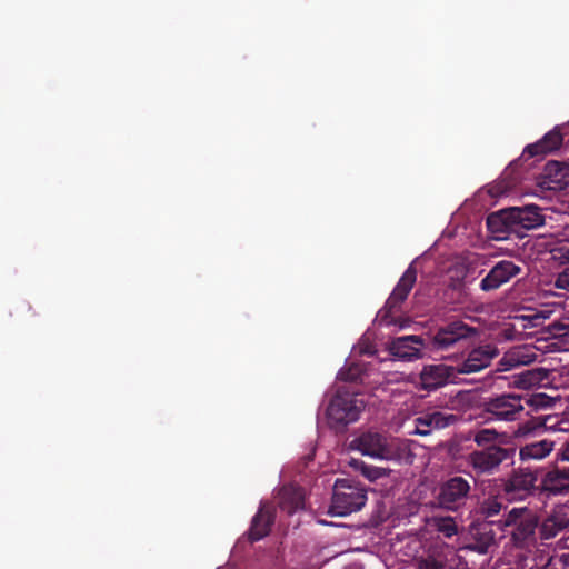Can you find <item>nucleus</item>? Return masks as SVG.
<instances>
[{
    "mask_svg": "<svg viewBox=\"0 0 569 569\" xmlns=\"http://www.w3.org/2000/svg\"><path fill=\"white\" fill-rule=\"evenodd\" d=\"M479 330L461 320H453L441 326L433 336L423 339L421 336H402L392 339L389 352L403 361L423 357V350L429 352L446 351L461 340L477 336Z\"/></svg>",
    "mask_w": 569,
    "mask_h": 569,
    "instance_id": "f257e3e1",
    "label": "nucleus"
},
{
    "mask_svg": "<svg viewBox=\"0 0 569 569\" xmlns=\"http://www.w3.org/2000/svg\"><path fill=\"white\" fill-rule=\"evenodd\" d=\"M542 396L529 397L516 392H503L483 400L482 418L486 422H512L519 420L526 406H539Z\"/></svg>",
    "mask_w": 569,
    "mask_h": 569,
    "instance_id": "f03ea898",
    "label": "nucleus"
},
{
    "mask_svg": "<svg viewBox=\"0 0 569 569\" xmlns=\"http://www.w3.org/2000/svg\"><path fill=\"white\" fill-rule=\"evenodd\" d=\"M539 519L527 507L512 508L497 522V528L503 531L507 527H513L511 539L516 547L528 548L536 542V530Z\"/></svg>",
    "mask_w": 569,
    "mask_h": 569,
    "instance_id": "7ed1b4c3",
    "label": "nucleus"
},
{
    "mask_svg": "<svg viewBox=\"0 0 569 569\" xmlns=\"http://www.w3.org/2000/svg\"><path fill=\"white\" fill-rule=\"evenodd\" d=\"M366 502L367 490L361 483L349 479H337L329 513L345 517L361 510Z\"/></svg>",
    "mask_w": 569,
    "mask_h": 569,
    "instance_id": "20e7f679",
    "label": "nucleus"
},
{
    "mask_svg": "<svg viewBox=\"0 0 569 569\" xmlns=\"http://www.w3.org/2000/svg\"><path fill=\"white\" fill-rule=\"evenodd\" d=\"M515 455V447L489 446L470 452L467 462L477 476H490L496 473L502 463H512Z\"/></svg>",
    "mask_w": 569,
    "mask_h": 569,
    "instance_id": "39448f33",
    "label": "nucleus"
},
{
    "mask_svg": "<svg viewBox=\"0 0 569 569\" xmlns=\"http://www.w3.org/2000/svg\"><path fill=\"white\" fill-rule=\"evenodd\" d=\"M363 409L362 399L355 392L339 388L327 408V417L332 426L345 427L356 422Z\"/></svg>",
    "mask_w": 569,
    "mask_h": 569,
    "instance_id": "423d86ee",
    "label": "nucleus"
},
{
    "mask_svg": "<svg viewBox=\"0 0 569 569\" xmlns=\"http://www.w3.org/2000/svg\"><path fill=\"white\" fill-rule=\"evenodd\" d=\"M351 447L365 456L382 460L396 458L398 451L392 439L373 431L363 432L355 438Z\"/></svg>",
    "mask_w": 569,
    "mask_h": 569,
    "instance_id": "0eeeda50",
    "label": "nucleus"
},
{
    "mask_svg": "<svg viewBox=\"0 0 569 569\" xmlns=\"http://www.w3.org/2000/svg\"><path fill=\"white\" fill-rule=\"evenodd\" d=\"M470 492L469 480L461 476H453L440 485L437 501L442 509L457 511L466 505Z\"/></svg>",
    "mask_w": 569,
    "mask_h": 569,
    "instance_id": "6e6552de",
    "label": "nucleus"
},
{
    "mask_svg": "<svg viewBox=\"0 0 569 569\" xmlns=\"http://www.w3.org/2000/svg\"><path fill=\"white\" fill-rule=\"evenodd\" d=\"M538 471L521 468L502 480V492L508 501H520L535 492L538 487Z\"/></svg>",
    "mask_w": 569,
    "mask_h": 569,
    "instance_id": "1a4fd4ad",
    "label": "nucleus"
},
{
    "mask_svg": "<svg viewBox=\"0 0 569 569\" xmlns=\"http://www.w3.org/2000/svg\"><path fill=\"white\" fill-rule=\"evenodd\" d=\"M417 281V268L413 266V262L409 264L407 270L403 272L398 283L393 288L391 295L387 299L385 307L380 311L382 313V318L392 317V315L400 311L401 305L408 298L410 291L412 290L415 283Z\"/></svg>",
    "mask_w": 569,
    "mask_h": 569,
    "instance_id": "9d476101",
    "label": "nucleus"
},
{
    "mask_svg": "<svg viewBox=\"0 0 569 569\" xmlns=\"http://www.w3.org/2000/svg\"><path fill=\"white\" fill-rule=\"evenodd\" d=\"M499 356V349L492 343H486L471 349L466 359L456 366L459 375H471L488 368Z\"/></svg>",
    "mask_w": 569,
    "mask_h": 569,
    "instance_id": "9b49d317",
    "label": "nucleus"
},
{
    "mask_svg": "<svg viewBox=\"0 0 569 569\" xmlns=\"http://www.w3.org/2000/svg\"><path fill=\"white\" fill-rule=\"evenodd\" d=\"M538 184L550 191H561L569 188V162L548 161L538 177Z\"/></svg>",
    "mask_w": 569,
    "mask_h": 569,
    "instance_id": "f8f14e48",
    "label": "nucleus"
},
{
    "mask_svg": "<svg viewBox=\"0 0 569 569\" xmlns=\"http://www.w3.org/2000/svg\"><path fill=\"white\" fill-rule=\"evenodd\" d=\"M522 273V267L510 260L498 261L480 281V289L493 291Z\"/></svg>",
    "mask_w": 569,
    "mask_h": 569,
    "instance_id": "ddd939ff",
    "label": "nucleus"
},
{
    "mask_svg": "<svg viewBox=\"0 0 569 569\" xmlns=\"http://www.w3.org/2000/svg\"><path fill=\"white\" fill-rule=\"evenodd\" d=\"M459 373L455 366L430 365L425 366L420 372V386L423 390H437L448 382H455Z\"/></svg>",
    "mask_w": 569,
    "mask_h": 569,
    "instance_id": "4468645a",
    "label": "nucleus"
},
{
    "mask_svg": "<svg viewBox=\"0 0 569 569\" xmlns=\"http://www.w3.org/2000/svg\"><path fill=\"white\" fill-rule=\"evenodd\" d=\"M496 521H480L475 520L470 523L468 529L469 543L468 549L479 553L488 552L489 548L495 545L496 532L493 526L497 527Z\"/></svg>",
    "mask_w": 569,
    "mask_h": 569,
    "instance_id": "2eb2a0df",
    "label": "nucleus"
},
{
    "mask_svg": "<svg viewBox=\"0 0 569 569\" xmlns=\"http://www.w3.org/2000/svg\"><path fill=\"white\" fill-rule=\"evenodd\" d=\"M276 521V509L269 502H262L251 520L247 537L250 542L266 538Z\"/></svg>",
    "mask_w": 569,
    "mask_h": 569,
    "instance_id": "dca6fc26",
    "label": "nucleus"
},
{
    "mask_svg": "<svg viewBox=\"0 0 569 569\" xmlns=\"http://www.w3.org/2000/svg\"><path fill=\"white\" fill-rule=\"evenodd\" d=\"M509 209V216H511L516 231H518V228L530 230L545 224V216L541 213V208L536 204L512 207Z\"/></svg>",
    "mask_w": 569,
    "mask_h": 569,
    "instance_id": "f3484780",
    "label": "nucleus"
},
{
    "mask_svg": "<svg viewBox=\"0 0 569 569\" xmlns=\"http://www.w3.org/2000/svg\"><path fill=\"white\" fill-rule=\"evenodd\" d=\"M538 489L547 496L562 495L569 491V468H553L541 478Z\"/></svg>",
    "mask_w": 569,
    "mask_h": 569,
    "instance_id": "a211bd4d",
    "label": "nucleus"
},
{
    "mask_svg": "<svg viewBox=\"0 0 569 569\" xmlns=\"http://www.w3.org/2000/svg\"><path fill=\"white\" fill-rule=\"evenodd\" d=\"M563 142V137L558 127L547 132L540 140L535 143L528 144L522 154L521 159H530L536 156H543L549 152L558 150Z\"/></svg>",
    "mask_w": 569,
    "mask_h": 569,
    "instance_id": "6ab92c4d",
    "label": "nucleus"
},
{
    "mask_svg": "<svg viewBox=\"0 0 569 569\" xmlns=\"http://www.w3.org/2000/svg\"><path fill=\"white\" fill-rule=\"evenodd\" d=\"M279 507L288 515L305 508V490L295 485H284L279 491Z\"/></svg>",
    "mask_w": 569,
    "mask_h": 569,
    "instance_id": "aec40b11",
    "label": "nucleus"
},
{
    "mask_svg": "<svg viewBox=\"0 0 569 569\" xmlns=\"http://www.w3.org/2000/svg\"><path fill=\"white\" fill-rule=\"evenodd\" d=\"M509 213L510 209L508 208L492 212L487 217V228L495 239H506L510 232L516 231Z\"/></svg>",
    "mask_w": 569,
    "mask_h": 569,
    "instance_id": "412c9836",
    "label": "nucleus"
},
{
    "mask_svg": "<svg viewBox=\"0 0 569 569\" xmlns=\"http://www.w3.org/2000/svg\"><path fill=\"white\" fill-rule=\"evenodd\" d=\"M555 442L549 439L532 441L520 447L519 457L522 461L541 460L553 450Z\"/></svg>",
    "mask_w": 569,
    "mask_h": 569,
    "instance_id": "4be33fe9",
    "label": "nucleus"
},
{
    "mask_svg": "<svg viewBox=\"0 0 569 569\" xmlns=\"http://www.w3.org/2000/svg\"><path fill=\"white\" fill-rule=\"evenodd\" d=\"M506 508L507 507L500 497L492 496L479 502L476 509V515L480 521H492L491 519L499 516L501 510Z\"/></svg>",
    "mask_w": 569,
    "mask_h": 569,
    "instance_id": "5701e85b",
    "label": "nucleus"
},
{
    "mask_svg": "<svg viewBox=\"0 0 569 569\" xmlns=\"http://www.w3.org/2000/svg\"><path fill=\"white\" fill-rule=\"evenodd\" d=\"M349 465L355 471L360 472L366 479H368L371 482L380 478L387 477L389 475L388 469L368 465L360 459L352 458Z\"/></svg>",
    "mask_w": 569,
    "mask_h": 569,
    "instance_id": "b1692460",
    "label": "nucleus"
},
{
    "mask_svg": "<svg viewBox=\"0 0 569 569\" xmlns=\"http://www.w3.org/2000/svg\"><path fill=\"white\" fill-rule=\"evenodd\" d=\"M569 521L565 518L549 517L540 526L539 532L542 540H549L555 538L560 531H562Z\"/></svg>",
    "mask_w": 569,
    "mask_h": 569,
    "instance_id": "393cba45",
    "label": "nucleus"
},
{
    "mask_svg": "<svg viewBox=\"0 0 569 569\" xmlns=\"http://www.w3.org/2000/svg\"><path fill=\"white\" fill-rule=\"evenodd\" d=\"M500 433L496 429L491 428H482L475 431L472 440L473 442L482 448H487L489 446H498L497 440Z\"/></svg>",
    "mask_w": 569,
    "mask_h": 569,
    "instance_id": "a878e982",
    "label": "nucleus"
},
{
    "mask_svg": "<svg viewBox=\"0 0 569 569\" xmlns=\"http://www.w3.org/2000/svg\"><path fill=\"white\" fill-rule=\"evenodd\" d=\"M545 376L546 372L543 369L527 370L519 375L517 386L523 389H529L536 385H539Z\"/></svg>",
    "mask_w": 569,
    "mask_h": 569,
    "instance_id": "bb28decb",
    "label": "nucleus"
},
{
    "mask_svg": "<svg viewBox=\"0 0 569 569\" xmlns=\"http://www.w3.org/2000/svg\"><path fill=\"white\" fill-rule=\"evenodd\" d=\"M435 527L446 538H451L458 533V526L451 517L435 518Z\"/></svg>",
    "mask_w": 569,
    "mask_h": 569,
    "instance_id": "cd10ccee",
    "label": "nucleus"
},
{
    "mask_svg": "<svg viewBox=\"0 0 569 569\" xmlns=\"http://www.w3.org/2000/svg\"><path fill=\"white\" fill-rule=\"evenodd\" d=\"M433 419L435 429H443L459 421V417L453 413H446L442 411L430 412Z\"/></svg>",
    "mask_w": 569,
    "mask_h": 569,
    "instance_id": "c85d7f7f",
    "label": "nucleus"
},
{
    "mask_svg": "<svg viewBox=\"0 0 569 569\" xmlns=\"http://www.w3.org/2000/svg\"><path fill=\"white\" fill-rule=\"evenodd\" d=\"M415 422L416 433L420 436H428L433 428V419L430 412L419 416Z\"/></svg>",
    "mask_w": 569,
    "mask_h": 569,
    "instance_id": "c756f323",
    "label": "nucleus"
},
{
    "mask_svg": "<svg viewBox=\"0 0 569 569\" xmlns=\"http://www.w3.org/2000/svg\"><path fill=\"white\" fill-rule=\"evenodd\" d=\"M545 428V422L538 419H530L518 426V430L516 432L517 436H527L530 433H536Z\"/></svg>",
    "mask_w": 569,
    "mask_h": 569,
    "instance_id": "7c9ffc66",
    "label": "nucleus"
},
{
    "mask_svg": "<svg viewBox=\"0 0 569 569\" xmlns=\"http://www.w3.org/2000/svg\"><path fill=\"white\" fill-rule=\"evenodd\" d=\"M338 378L347 382H356L361 378V369L357 365H352L348 368L341 369L338 372Z\"/></svg>",
    "mask_w": 569,
    "mask_h": 569,
    "instance_id": "2f4dec72",
    "label": "nucleus"
},
{
    "mask_svg": "<svg viewBox=\"0 0 569 569\" xmlns=\"http://www.w3.org/2000/svg\"><path fill=\"white\" fill-rule=\"evenodd\" d=\"M416 569H445V563L432 556L417 560Z\"/></svg>",
    "mask_w": 569,
    "mask_h": 569,
    "instance_id": "473e14b6",
    "label": "nucleus"
},
{
    "mask_svg": "<svg viewBox=\"0 0 569 569\" xmlns=\"http://www.w3.org/2000/svg\"><path fill=\"white\" fill-rule=\"evenodd\" d=\"M550 331L555 337H569V322H553L550 325Z\"/></svg>",
    "mask_w": 569,
    "mask_h": 569,
    "instance_id": "72a5a7b5",
    "label": "nucleus"
},
{
    "mask_svg": "<svg viewBox=\"0 0 569 569\" xmlns=\"http://www.w3.org/2000/svg\"><path fill=\"white\" fill-rule=\"evenodd\" d=\"M555 286L558 289L569 290V269H566L557 276Z\"/></svg>",
    "mask_w": 569,
    "mask_h": 569,
    "instance_id": "f704fd0d",
    "label": "nucleus"
},
{
    "mask_svg": "<svg viewBox=\"0 0 569 569\" xmlns=\"http://www.w3.org/2000/svg\"><path fill=\"white\" fill-rule=\"evenodd\" d=\"M558 459L569 461V440L562 446L558 453Z\"/></svg>",
    "mask_w": 569,
    "mask_h": 569,
    "instance_id": "c9c22d12",
    "label": "nucleus"
},
{
    "mask_svg": "<svg viewBox=\"0 0 569 569\" xmlns=\"http://www.w3.org/2000/svg\"><path fill=\"white\" fill-rule=\"evenodd\" d=\"M561 258L569 263V247H561L560 248Z\"/></svg>",
    "mask_w": 569,
    "mask_h": 569,
    "instance_id": "e433bc0d",
    "label": "nucleus"
},
{
    "mask_svg": "<svg viewBox=\"0 0 569 569\" xmlns=\"http://www.w3.org/2000/svg\"><path fill=\"white\" fill-rule=\"evenodd\" d=\"M517 361L521 362V363H528V362L532 361V359L525 360L523 357L520 358V356H518Z\"/></svg>",
    "mask_w": 569,
    "mask_h": 569,
    "instance_id": "4c0bfd02",
    "label": "nucleus"
}]
</instances>
